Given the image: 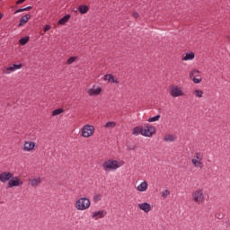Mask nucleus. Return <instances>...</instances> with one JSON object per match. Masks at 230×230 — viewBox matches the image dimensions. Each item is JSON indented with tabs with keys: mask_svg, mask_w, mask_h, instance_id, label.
Instances as JSON below:
<instances>
[{
	"mask_svg": "<svg viewBox=\"0 0 230 230\" xmlns=\"http://www.w3.org/2000/svg\"><path fill=\"white\" fill-rule=\"evenodd\" d=\"M125 164V162L120 160L118 161L114 158H110L103 162L102 169L104 172H116L119 168H121Z\"/></svg>",
	"mask_w": 230,
	"mask_h": 230,
	"instance_id": "1",
	"label": "nucleus"
},
{
	"mask_svg": "<svg viewBox=\"0 0 230 230\" xmlns=\"http://www.w3.org/2000/svg\"><path fill=\"white\" fill-rule=\"evenodd\" d=\"M75 208L77 211H87L91 208V199L88 198H79L75 203Z\"/></svg>",
	"mask_w": 230,
	"mask_h": 230,
	"instance_id": "2",
	"label": "nucleus"
},
{
	"mask_svg": "<svg viewBox=\"0 0 230 230\" xmlns=\"http://www.w3.org/2000/svg\"><path fill=\"white\" fill-rule=\"evenodd\" d=\"M94 132H96V128L91 124L84 125L80 129V134L84 138L92 137V136H94Z\"/></svg>",
	"mask_w": 230,
	"mask_h": 230,
	"instance_id": "3",
	"label": "nucleus"
},
{
	"mask_svg": "<svg viewBox=\"0 0 230 230\" xmlns=\"http://www.w3.org/2000/svg\"><path fill=\"white\" fill-rule=\"evenodd\" d=\"M204 154L201 152H196L194 156L191 159V164L194 168H204Z\"/></svg>",
	"mask_w": 230,
	"mask_h": 230,
	"instance_id": "4",
	"label": "nucleus"
},
{
	"mask_svg": "<svg viewBox=\"0 0 230 230\" xmlns=\"http://www.w3.org/2000/svg\"><path fill=\"white\" fill-rule=\"evenodd\" d=\"M192 200L196 202V204H203L204 200H206L204 190L202 189H197L194 190L192 192Z\"/></svg>",
	"mask_w": 230,
	"mask_h": 230,
	"instance_id": "5",
	"label": "nucleus"
},
{
	"mask_svg": "<svg viewBox=\"0 0 230 230\" xmlns=\"http://www.w3.org/2000/svg\"><path fill=\"white\" fill-rule=\"evenodd\" d=\"M24 184V181L19 176H12L10 181L7 182V188H19Z\"/></svg>",
	"mask_w": 230,
	"mask_h": 230,
	"instance_id": "6",
	"label": "nucleus"
},
{
	"mask_svg": "<svg viewBox=\"0 0 230 230\" xmlns=\"http://www.w3.org/2000/svg\"><path fill=\"white\" fill-rule=\"evenodd\" d=\"M170 95L172 98H179L181 96H184V91L182 90V87L172 84L170 89Z\"/></svg>",
	"mask_w": 230,
	"mask_h": 230,
	"instance_id": "7",
	"label": "nucleus"
},
{
	"mask_svg": "<svg viewBox=\"0 0 230 230\" xmlns=\"http://www.w3.org/2000/svg\"><path fill=\"white\" fill-rule=\"evenodd\" d=\"M156 132L155 127L150 125V124H146L143 127V131H142V136L144 137H152Z\"/></svg>",
	"mask_w": 230,
	"mask_h": 230,
	"instance_id": "8",
	"label": "nucleus"
},
{
	"mask_svg": "<svg viewBox=\"0 0 230 230\" xmlns=\"http://www.w3.org/2000/svg\"><path fill=\"white\" fill-rule=\"evenodd\" d=\"M86 93H87L88 96L96 97V96H100V94H102V93H103V89L100 85L93 84V87L88 88L86 90Z\"/></svg>",
	"mask_w": 230,
	"mask_h": 230,
	"instance_id": "9",
	"label": "nucleus"
},
{
	"mask_svg": "<svg viewBox=\"0 0 230 230\" xmlns=\"http://www.w3.org/2000/svg\"><path fill=\"white\" fill-rule=\"evenodd\" d=\"M13 173L10 172H2L0 173V182L3 184H6V182H10V180L12 179Z\"/></svg>",
	"mask_w": 230,
	"mask_h": 230,
	"instance_id": "10",
	"label": "nucleus"
},
{
	"mask_svg": "<svg viewBox=\"0 0 230 230\" xmlns=\"http://www.w3.org/2000/svg\"><path fill=\"white\" fill-rule=\"evenodd\" d=\"M19 69H22V64L15 65L13 64L11 66H6L4 68V73L5 75H10L12 73H14V71H17Z\"/></svg>",
	"mask_w": 230,
	"mask_h": 230,
	"instance_id": "11",
	"label": "nucleus"
},
{
	"mask_svg": "<svg viewBox=\"0 0 230 230\" xmlns=\"http://www.w3.org/2000/svg\"><path fill=\"white\" fill-rule=\"evenodd\" d=\"M35 146H37L35 142L28 140L23 143L22 150L23 152H33Z\"/></svg>",
	"mask_w": 230,
	"mask_h": 230,
	"instance_id": "12",
	"label": "nucleus"
},
{
	"mask_svg": "<svg viewBox=\"0 0 230 230\" xmlns=\"http://www.w3.org/2000/svg\"><path fill=\"white\" fill-rule=\"evenodd\" d=\"M29 184L32 188H37L42 184V178H40V176H33L32 178L29 179Z\"/></svg>",
	"mask_w": 230,
	"mask_h": 230,
	"instance_id": "13",
	"label": "nucleus"
},
{
	"mask_svg": "<svg viewBox=\"0 0 230 230\" xmlns=\"http://www.w3.org/2000/svg\"><path fill=\"white\" fill-rule=\"evenodd\" d=\"M107 212L105 210L95 211L92 214V218L93 220H100V218H105Z\"/></svg>",
	"mask_w": 230,
	"mask_h": 230,
	"instance_id": "14",
	"label": "nucleus"
},
{
	"mask_svg": "<svg viewBox=\"0 0 230 230\" xmlns=\"http://www.w3.org/2000/svg\"><path fill=\"white\" fill-rule=\"evenodd\" d=\"M104 82H109V84H119V81L111 74H107L103 76Z\"/></svg>",
	"mask_w": 230,
	"mask_h": 230,
	"instance_id": "15",
	"label": "nucleus"
},
{
	"mask_svg": "<svg viewBox=\"0 0 230 230\" xmlns=\"http://www.w3.org/2000/svg\"><path fill=\"white\" fill-rule=\"evenodd\" d=\"M138 208L141 209V211H144V213H150V211H152V206L150 203H139Z\"/></svg>",
	"mask_w": 230,
	"mask_h": 230,
	"instance_id": "16",
	"label": "nucleus"
},
{
	"mask_svg": "<svg viewBox=\"0 0 230 230\" xmlns=\"http://www.w3.org/2000/svg\"><path fill=\"white\" fill-rule=\"evenodd\" d=\"M137 190L140 193H145V191H147L148 190V182L146 181H142L137 187Z\"/></svg>",
	"mask_w": 230,
	"mask_h": 230,
	"instance_id": "17",
	"label": "nucleus"
},
{
	"mask_svg": "<svg viewBox=\"0 0 230 230\" xmlns=\"http://www.w3.org/2000/svg\"><path fill=\"white\" fill-rule=\"evenodd\" d=\"M133 136H143V126H137L132 129Z\"/></svg>",
	"mask_w": 230,
	"mask_h": 230,
	"instance_id": "18",
	"label": "nucleus"
},
{
	"mask_svg": "<svg viewBox=\"0 0 230 230\" xmlns=\"http://www.w3.org/2000/svg\"><path fill=\"white\" fill-rule=\"evenodd\" d=\"M30 19H31V15H30V14H25L24 16H22L20 19L19 27L24 26V24H26V22H28V21H30Z\"/></svg>",
	"mask_w": 230,
	"mask_h": 230,
	"instance_id": "19",
	"label": "nucleus"
},
{
	"mask_svg": "<svg viewBox=\"0 0 230 230\" xmlns=\"http://www.w3.org/2000/svg\"><path fill=\"white\" fill-rule=\"evenodd\" d=\"M177 138L173 135L167 134L164 137L165 143H173Z\"/></svg>",
	"mask_w": 230,
	"mask_h": 230,
	"instance_id": "20",
	"label": "nucleus"
},
{
	"mask_svg": "<svg viewBox=\"0 0 230 230\" xmlns=\"http://www.w3.org/2000/svg\"><path fill=\"white\" fill-rule=\"evenodd\" d=\"M70 19H71V14H66L63 18H61V19L58 21V24L64 25V24H66V22H68Z\"/></svg>",
	"mask_w": 230,
	"mask_h": 230,
	"instance_id": "21",
	"label": "nucleus"
},
{
	"mask_svg": "<svg viewBox=\"0 0 230 230\" xmlns=\"http://www.w3.org/2000/svg\"><path fill=\"white\" fill-rule=\"evenodd\" d=\"M193 58H195V53L190 52L185 54V56L182 58V60L188 62V60H193Z\"/></svg>",
	"mask_w": 230,
	"mask_h": 230,
	"instance_id": "22",
	"label": "nucleus"
},
{
	"mask_svg": "<svg viewBox=\"0 0 230 230\" xmlns=\"http://www.w3.org/2000/svg\"><path fill=\"white\" fill-rule=\"evenodd\" d=\"M193 94L196 98H204V91L196 89L193 92Z\"/></svg>",
	"mask_w": 230,
	"mask_h": 230,
	"instance_id": "23",
	"label": "nucleus"
},
{
	"mask_svg": "<svg viewBox=\"0 0 230 230\" xmlns=\"http://www.w3.org/2000/svg\"><path fill=\"white\" fill-rule=\"evenodd\" d=\"M102 199H103V195L100 193H95L93 198L94 204H98Z\"/></svg>",
	"mask_w": 230,
	"mask_h": 230,
	"instance_id": "24",
	"label": "nucleus"
},
{
	"mask_svg": "<svg viewBox=\"0 0 230 230\" xmlns=\"http://www.w3.org/2000/svg\"><path fill=\"white\" fill-rule=\"evenodd\" d=\"M78 10H79L80 13L84 14V13H87V12H89V6L80 5Z\"/></svg>",
	"mask_w": 230,
	"mask_h": 230,
	"instance_id": "25",
	"label": "nucleus"
},
{
	"mask_svg": "<svg viewBox=\"0 0 230 230\" xmlns=\"http://www.w3.org/2000/svg\"><path fill=\"white\" fill-rule=\"evenodd\" d=\"M21 46H25V44H28V42H30V37L28 36H25L23 38H22L20 40H19Z\"/></svg>",
	"mask_w": 230,
	"mask_h": 230,
	"instance_id": "26",
	"label": "nucleus"
},
{
	"mask_svg": "<svg viewBox=\"0 0 230 230\" xmlns=\"http://www.w3.org/2000/svg\"><path fill=\"white\" fill-rule=\"evenodd\" d=\"M159 119H161V115H156V116H155V117L149 118V119H147V121H148L149 123H154V122H155V121H159Z\"/></svg>",
	"mask_w": 230,
	"mask_h": 230,
	"instance_id": "27",
	"label": "nucleus"
},
{
	"mask_svg": "<svg viewBox=\"0 0 230 230\" xmlns=\"http://www.w3.org/2000/svg\"><path fill=\"white\" fill-rule=\"evenodd\" d=\"M64 112V109H57L52 111V116H60Z\"/></svg>",
	"mask_w": 230,
	"mask_h": 230,
	"instance_id": "28",
	"label": "nucleus"
},
{
	"mask_svg": "<svg viewBox=\"0 0 230 230\" xmlns=\"http://www.w3.org/2000/svg\"><path fill=\"white\" fill-rule=\"evenodd\" d=\"M105 128H114L116 127V122L110 121L105 124Z\"/></svg>",
	"mask_w": 230,
	"mask_h": 230,
	"instance_id": "29",
	"label": "nucleus"
},
{
	"mask_svg": "<svg viewBox=\"0 0 230 230\" xmlns=\"http://www.w3.org/2000/svg\"><path fill=\"white\" fill-rule=\"evenodd\" d=\"M29 10H31V6H28L22 9H18L14 12V13H21L22 12H29Z\"/></svg>",
	"mask_w": 230,
	"mask_h": 230,
	"instance_id": "30",
	"label": "nucleus"
},
{
	"mask_svg": "<svg viewBox=\"0 0 230 230\" xmlns=\"http://www.w3.org/2000/svg\"><path fill=\"white\" fill-rule=\"evenodd\" d=\"M75 60H76V57H71L70 58L67 59L66 64H68V66H71V64H73Z\"/></svg>",
	"mask_w": 230,
	"mask_h": 230,
	"instance_id": "31",
	"label": "nucleus"
},
{
	"mask_svg": "<svg viewBox=\"0 0 230 230\" xmlns=\"http://www.w3.org/2000/svg\"><path fill=\"white\" fill-rule=\"evenodd\" d=\"M170 195V190H165L162 192V197L163 199H166V197H168Z\"/></svg>",
	"mask_w": 230,
	"mask_h": 230,
	"instance_id": "32",
	"label": "nucleus"
},
{
	"mask_svg": "<svg viewBox=\"0 0 230 230\" xmlns=\"http://www.w3.org/2000/svg\"><path fill=\"white\" fill-rule=\"evenodd\" d=\"M199 73H200V71H199V70H192L190 73V78H193V76H195V75H198Z\"/></svg>",
	"mask_w": 230,
	"mask_h": 230,
	"instance_id": "33",
	"label": "nucleus"
},
{
	"mask_svg": "<svg viewBox=\"0 0 230 230\" xmlns=\"http://www.w3.org/2000/svg\"><path fill=\"white\" fill-rule=\"evenodd\" d=\"M192 81L194 84H200V82H202V79H199L197 77H192Z\"/></svg>",
	"mask_w": 230,
	"mask_h": 230,
	"instance_id": "34",
	"label": "nucleus"
},
{
	"mask_svg": "<svg viewBox=\"0 0 230 230\" xmlns=\"http://www.w3.org/2000/svg\"><path fill=\"white\" fill-rule=\"evenodd\" d=\"M51 30V26H49V25H46L45 27H44V31L46 32V31H49Z\"/></svg>",
	"mask_w": 230,
	"mask_h": 230,
	"instance_id": "35",
	"label": "nucleus"
},
{
	"mask_svg": "<svg viewBox=\"0 0 230 230\" xmlns=\"http://www.w3.org/2000/svg\"><path fill=\"white\" fill-rule=\"evenodd\" d=\"M132 16L135 18V19H137V17H139V13L137 12H134L132 13Z\"/></svg>",
	"mask_w": 230,
	"mask_h": 230,
	"instance_id": "36",
	"label": "nucleus"
},
{
	"mask_svg": "<svg viewBox=\"0 0 230 230\" xmlns=\"http://www.w3.org/2000/svg\"><path fill=\"white\" fill-rule=\"evenodd\" d=\"M24 1H26V0H18L16 2V4H22V3H24Z\"/></svg>",
	"mask_w": 230,
	"mask_h": 230,
	"instance_id": "37",
	"label": "nucleus"
},
{
	"mask_svg": "<svg viewBox=\"0 0 230 230\" xmlns=\"http://www.w3.org/2000/svg\"><path fill=\"white\" fill-rule=\"evenodd\" d=\"M0 19H3V14L0 13Z\"/></svg>",
	"mask_w": 230,
	"mask_h": 230,
	"instance_id": "38",
	"label": "nucleus"
}]
</instances>
